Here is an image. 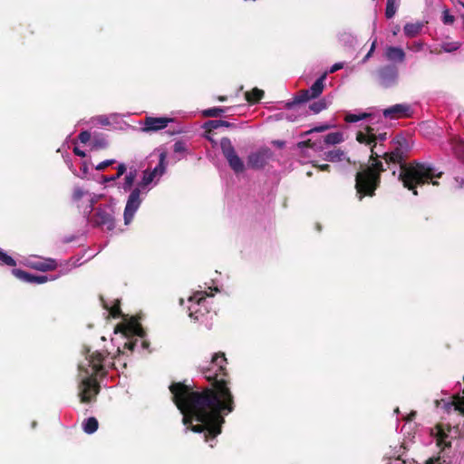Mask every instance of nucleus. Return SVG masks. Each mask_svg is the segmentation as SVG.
I'll list each match as a JSON object with an SVG mask.
<instances>
[{"label":"nucleus","mask_w":464,"mask_h":464,"mask_svg":"<svg viewBox=\"0 0 464 464\" xmlns=\"http://www.w3.org/2000/svg\"><path fill=\"white\" fill-rule=\"evenodd\" d=\"M226 364L225 353H216L210 362L200 366V372L211 383V388L194 390L190 384L181 382H174L169 387L172 401L182 414L186 430L203 434L211 448L222 431L225 416L235 410Z\"/></svg>","instance_id":"1"},{"label":"nucleus","mask_w":464,"mask_h":464,"mask_svg":"<svg viewBox=\"0 0 464 464\" xmlns=\"http://www.w3.org/2000/svg\"><path fill=\"white\" fill-rule=\"evenodd\" d=\"M409 150L410 145L407 140L401 135H397L392 141L387 165L393 176L398 175V179L403 187L417 196L419 186L430 181L435 186L439 185V182L434 181L433 179L441 178L443 172L430 163L417 161L407 163L405 159Z\"/></svg>","instance_id":"2"},{"label":"nucleus","mask_w":464,"mask_h":464,"mask_svg":"<svg viewBox=\"0 0 464 464\" xmlns=\"http://www.w3.org/2000/svg\"><path fill=\"white\" fill-rule=\"evenodd\" d=\"M84 359L78 364V396L81 402L89 403L95 400L100 392L97 378L102 379L110 369H116L114 358L107 351H95L85 347Z\"/></svg>","instance_id":"3"},{"label":"nucleus","mask_w":464,"mask_h":464,"mask_svg":"<svg viewBox=\"0 0 464 464\" xmlns=\"http://www.w3.org/2000/svg\"><path fill=\"white\" fill-rule=\"evenodd\" d=\"M367 146L371 150L372 165L356 173L355 188L359 200H362L365 196L372 197L375 194L381 181V173L385 170L382 162L379 159L382 158L387 163L388 154L390 153L385 150L382 143L375 141Z\"/></svg>","instance_id":"4"},{"label":"nucleus","mask_w":464,"mask_h":464,"mask_svg":"<svg viewBox=\"0 0 464 464\" xmlns=\"http://www.w3.org/2000/svg\"><path fill=\"white\" fill-rule=\"evenodd\" d=\"M118 332L121 333L124 340L122 348L118 346L119 353L122 354L150 353L147 334L138 321L134 319L127 321L116 328L115 334Z\"/></svg>","instance_id":"5"},{"label":"nucleus","mask_w":464,"mask_h":464,"mask_svg":"<svg viewBox=\"0 0 464 464\" xmlns=\"http://www.w3.org/2000/svg\"><path fill=\"white\" fill-rule=\"evenodd\" d=\"M115 199L110 198L104 202L95 205L93 211L84 218L95 227H105L108 231H111L115 228Z\"/></svg>","instance_id":"6"},{"label":"nucleus","mask_w":464,"mask_h":464,"mask_svg":"<svg viewBox=\"0 0 464 464\" xmlns=\"http://www.w3.org/2000/svg\"><path fill=\"white\" fill-rule=\"evenodd\" d=\"M105 196L92 192L82 187L74 186L72 193V202L76 206L79 212L85 218L93 211V208Z\"/></svg>","instance_id":"7"},{"label":"nucleus","mask_w":464,"mask_h":464,"mask_svg":"<svg viewBox=\"0 0 464 464\" xmlns=\"http://www.w3.org/2000/svg\"><path fill=\"white\" fill-rule=\"evenodd\" d=\"M377 84L383 89H392L398 85L399 69L393 63L380 66L375 72Z\"/></svg>","instance_id":"8"},{"label":"nucleus","mask_w":464,"mask_h":464,"mask_svg":"<svg viewBox=\"0 0 464 464\" xmlns=\"http://www.w3.org/2000/svg\"><path fill=\"white\" fill-rule=\"evenodd\" d=\"M220 149L228 166L235 173H241L245 170V163L237 155L229 138L224 137L220 140Z\"/></svg>","instance_id":"9"},{"label":"nucleus","mask_w":464,"mask_h":464,"mask_svg":"<svg viewBox=\"0 0 464 464\" xmlns=\"http://www.w3.org/2000/svg\"><path fill=\"white\" fill-rule=\"evenodd\" d=\"M459 437V429L458 426H450L443 423L436 426L435 439L437 440V446L441 448V450L450 448L452 440Z\"/></svg>","instance_id":"10"},{"label":"nucleus","mask_w":464,"mask_h":464,"mask_svg":"<svg viewBox=\"0 0 464 464\" xmlns=\"http://www.w3.org/2000/svg\"><path fill=\"white\" fill-rule=\"evenodd\" d=\"M204 293L205 292H197L188 298V303L189 304L188 306V316L195 322L202 321L204 315L208 313L204 304L206 301Z\"/></svg>","instance_id":"11"},{"label":"nucleus","mask_w":464,"mask_h":464,"mask_svg":"<svg viewBox=\"0 0 464 464\" xmlns=\"http://www.w3.org/2000/svg\"><path fill=\"white\" fill-rule=\"evenodd\" d=\"M142 193L144 192L140 190V188H134L130 191L123 212L125 225H129L132 221L136 212L140 208L143 200L141 198Z\"/></svg>","instance_id":"12"},{"label":"nucleus","mask_w":464,"mask_h":464,"mask_svg":"<svg viewBox=\"0 0 464 464\" xmlns=\"http://www.w3.org/2000/svg\"><path fill=\"white\" fill-rule=\"evenodd\" d=\"M272 156V150L267 147H263L247 156V166L253 169H261L265 168Z\"/></svg>","instance_id":"13"},{"label":"nucleus","mask_w":464,"mask_h":464,"mask_svg":"<svg viewBox=\"0 0 464 464\" xmlns=\"http://www.w3.org/2000/svg\"><path fill=\"white\" fill-rule=\"evenodd\" d=\"M173 119L166 116L162 117H152L147 116L142 124L141 130L143 132H156L164 130L168 127L169 122H172Z\"/></svg>","instance_id":"14"},{"label":"nucleus","mask_w":464,"mask_h":464,"mask_svg":"<svg viewBox=\"0 0 464 464\" xmlns=\"http://www.w3.org/2000/svg\"><path fill=\"white\" fill-rule=\"evenodd\" d=\"M411 114L412 108L408 103H397L382 110V115L390 120L409 118Z\"/></svg>","instance_id":"15"},{"label":"nucleus","mask_w":464,"mask_h":464,"mask_svg":"<svg viewBox=\"0 0 464 464\" xmlns=\"http://www.w3.org/2000/svg\"><path fill=\"white\" fill-rule=\"evenodd\" d=\"M356 140L358 142L365 145H372V143L375 142V140L377 143L383 144V142L387 140V133L381 132L376 134L373 131V129L366 128L365 130H360L357 132Z\"/></svg>","instance_id":"16"},{"label":"nucleus","mask_w":464,"mask_h":464,"mask_svg":"<svg viewBox=\"0 0 464 464\" xmlns=\"http://www.w3.org/2000/svg\"><path fill=\"white\" fill-rule=\"evenodd\" d=\"M448 144L455 157L464 163V140L457 136H451L449 139Z\"/></svg>","instance_id":"17"},{"label":"nucleus","mask_w":464,"mask_h":464,"mask_svg":"<svg viewBox=\"0 0 464 464\" xmlns=\"http://www.w3.org/2000/svg\"><path fill=\"white\" fill-rule=\"evenodd\" d=\"M385 58L392 63H402L405 60V52L398 46H388L384 53Z\"/></svg>","instance_id":"18"},{"label":"nucleus","mask_w":464,"mask_h":464,"mask_svg":"<svg viewBox=\"0 0 464 464\" xmlns=\"http://www.w3.org/2000/svg\"><path fill=\"white\" fill-rule=\"evenodd\" d=\"M311 99H313V98H312L309 91L306 89V90L301 91L300 93L295 95L293 99L288 100L286 102H282V103L284 104L285 108L290 110V109H293L296 105L307 102Z\"/></svg>","instance_id":"19"},{"label":"nucleus","mask_w":464,"mask_h":464,"mask_svg":"<svg viewBox=\"0 0 464 464\" xmlns=\"http://www.w3.org/2000/svg\"><path fill=\"white\" fill-rule=\"evenodd\" d=\"M167 155L165 152H161L159 157L158 164L150 169L153 175L157 178L155 181V185L158 184L160 179L166 173L167 170V162H166Z\"/></svg>","instance_id":"20"},{"label":"nucleus","mask_w":464,"mask_h":464,"mask_svg":"<svg viewBox=\"0 0 464 464\" xmlns=\"http://www.w3.org/2000/svg\"><path fill=\"white\" fill-rule=\"evenodd\" d=\"M326 77L327 72H324L319 78L315 80L312 86L307 89L312 98L315 99L321 95L324 88V81L326 80Z\"/></svg>","instance_id":"21"},{"label":"nucleus","mask_w":464,"mask_h":464,"mask_svg":"<svg viewBox=\"0 0 464 464\" xmlns=\"http://www.w3.org/2000/svg\"><path fill=\"white\" fill-rule=\"evenodd\" d=\"M157 178L153 175L150 169H146L142 172V178L138 183L136 188H140V190L147 194L150 188H148Z\"/></svg>","instance_id":"22"},{"label":"nucleus","mask_w":464,"mask_h":464,"mask_svg":"<svg viewBox=\"0 0 464 464\" xmlns=\"http://www.w3.org/2000/svg\"><path fill=\"white\" fill-rule=\"evenodd\" d=\"M373 117H374V113L372 111H370V112L358 111V112H347L345 114L344 119L349 123H355L357 121L366 120V119L372 120Z\"/></svg>","instance_id":"23"},{"label":"nucleus","mask_w":464,"mask_h":464,"mask_svg":"<svg viewBox=\"0 0 464 464\" xmlns=\"http://www.w3.org/2000/svg\"><path fill=\"white\" fill-rule=\"evenodd\" d=\"M421 23H407L403 27L404 34L407 37H416L422 30Z\"/></svg>","instance_id":"24"},{"label":"nucleus","mask_w":464,"mask_h":464,"mask_svg":"<svg viewBox=\"0 0 464 464\" xmlns=\"http://www.w3.org/2000/svg\"><path fill=\"white\" fill-rule=\"evenodd\" d=\"M117 171L116 173L114 174V176H102V179L101 181L102 184L105 185L109 182H111V181H116L117 179H119L123 174L126 173L127 171V167L124 163H120L117 168H116Z\"/></svg>","instance_id":"25"},{"label":"nucleus","mask_w":464,"mask_h":464,"mask_svg":"<svg viewBox=\"0 0 464 464\" xmlns=\"http://www.w3.org/2000/svg\"><path fill=\"white\" fill-rule=\"evenodd\" d=\"M136 177H137V170L135 169H130L125 175L124 181L120 188L121 189H123L125 192L130 191V190L131 191L132 190L131 188L135 182Z\"/></svg>","instance_id":"26"},{"label":"nucleus","mask_w":464,"mask_h":464,"mask_svg":"<svg viewBox=\"0 0 464 464\" xmlns=\"http://www.w3.org/2000/svg\"><path fill=\"white\" fill-rule=\"evenodd\" d=\"M82 427L85 433L92 434L98 430L99 423L95 417H89L82 421Z\"/></svg>","instance_id":"27"},{"label":"nucleus","mask_w":464,"mask_h":464,"mask_svg":"<svg viewBox=\"0 0 464 464\" xmlns=\"http://www.w3.org/2000/svg\"><path fill=\"white\" fill-rule=\"evenodd\" d=\"M264 94L263 90L255 87L250 92H245V98L249 103H256L263 98Z\"/></svg>","instance_id":"28"},{"label":"nucleus","mask_w":464,"mask_h":464,"mask_svg":"<svg viewBox=\"0 0 464 464\" xmlns=\"http://www.w3.org/2000/svg\"><path fill=\"white\" fill-rule=\"evenodd\" d=\"M232 126H234L233 123L223 120H209L204 123V129H206V130H217L220 127L229 128Z\"/></svg>","instance_id":"29"},{"label":"nucleus","mask_w":464,"mask_h":464,"mask_svg":"<svg viewBox=\"0 0 464 464\" xmlns=\"http://www.w3.org/2000/svg\"><path fill=\"white\" fill-rule=\"evenodd\" d=\"M92 148L94 150L105 149L108 147V141L104 135H94L91 140Z\"/></svg>","instance_id":"30"},{"label":"nucleus","mask_w":464,"mask_h":464,"mask_svg":"<svg viewBox=\"0 0 464 464\" xmlns=\"http://www.w3.org/2000/svg\"><path fill=\"white\" fill-rule=\"evenodd\" d=\"M324 140L327 145L339 144L343 140V135L340 131L330 132L324 136Z\"/></svg>","instance_id":"31"},{"label":"nucleus","mask_w":464,"mask_h":464,"mask_svg":"<svg viewBox=\"0 0 464 464\" xmlns=\"http://www.w3.org/2000/svg\"><path fill=\"white\" fill-rule=\"evenodd\" d=\"M12 274L19 280L31 284L33 273L27 272L20 268H13Z\"/></svg>","instance_id":"32"},{"label":"nucleus","mask_w":464,"mask_h":464,"mask_svg":"<svg viewBox=\"0 0 464 464\" xmlns=\"http://www.w3.org/2000/svg\"><path fill=\"white\" fill-rule=\"evenodd\" d=\"M344 159V153L341 150H333L325 152V160L331 162H338Z\"/></svg>","instance_id":"33"},{"label":"nucleus","mask_w":464,"mask_h":464,"mask_svg":"<svg viewBox=\"0 0 464 464\" xmlns=\"http://www.w3.org/2000/svg\"><path fill=\"white\" fill-rule=\"evenodd\" d=\"M56 266V261L52 258L46 259L44 262H39L35 265V268L43 272L53 270Z\"/></svg>","instance_id":"34"},{"label":"nucleus","mask_w":464,"mask_h":464,"mask_svg":"<svg viewBox=\"0 0 464 464\" xmlns=\"http://www.w3.org/2000/svg\"><path fill=\"white\" fill-rule=\"evenodd\" d=\"M226 111L223 107H212L202 111L204 117L216 118L222 115Z\"/></svg>","instance_id":"35"},{"label":"nucleus","mask_w":464,"mask_h":464,"mask_svg":"<svg viewBox=\"0 0 464 464\" xmlns=\"http://www.w3.org/2000/svg\"><path fill=\"white\" fill-rule=\"evenodd\" d=\"M327 107H328V103L325 101V99H321V100L315 101L313 103H311L309 106L310 110L314 114L321 112L322 111L325 110Z\"/></svg>","instance_id":"36"},{"label":"nucleus","mask_w":464,"mask_h":464,"mask_svg":"<svg viewBox=\"0 0 464 464\" xmlns=\"http://www.w3.org/2000/svg\"><path fill=\"white\" fill-rule=\"evenodd\" d=\"M397 2L398 0H387L386 8H385V16L388 19H391L394 16L397 11Z\"/></svg>","instance_id":"37"},{"label":"nucleus","mask_w":464,"mask_h":464,"mask_svg":"<svg viewBox=\"0 0 464 464\" xmlns=\"http://www.w3.org/2000/svg\"><path fill=\"white\" fill-rule=\"evenodd\" d=\"M103 306L109 312V314L113 318L121 317L122 314L118 302H115V304L111 306H109L106 303H103Z\"/></svg>","instance_id":"38"},{"label":"nucleus","mask_w":464,"mask_h":464,"mask_svg":"<svg viewBox=\"0 0 464 464\" xmlns=\"http://www.w3.org/2000/svg\"><path fill=\"white\" fill-rule=\"evenodd\" d=\"M0 262L3 265L12 266V267L16 266V261L14 260V258H13L11 256H9L2 248H0Z\"/></svg>","instance_id":"39"},{"label":"nucleus","mask_w":464,"mask_h":464,"mask_svg":"<svg viewBox=\"0 0 464 464\" xmlns=\"http://www.w3.org/2000/svg\"><path fill=\"white\" fill-rule=\"evenodd\" d=\"M69 169L72 170V172L79 177L82 179H84L87 178V175L89 173V166L87 161H82L81 166V174H77L75 169H72V163L67 162Z\"/></svg>","instance_id":"40"},{"label":"nucleus","mask_w":464,"mask_h":464,"mask_svg":"<svg viewBox=\"0 0 464 464\" xmlns=\"http://www.w3.org/2000/svg\"><path fill=\"white\" fill-rule=\"evenodd\" d=\"M459 48V44L458 42H445L441 44V49L445 53H452L457 51Z\"/></svg>","instance_id":"41"},{"label":"nucleus","mask_w":464,"mask_h":464,"mask_svg":"<svg viewBox=\"0 0 464 464\" xmlns=\"http://www.w3.org/2000/svg\"><path fill=\"white\" fill-rule=\"evenodd\" d=\"M455 18L452 14H450L448 9H444L441 15V21L444 24L450 25L452 24Z\"/></svg>","instance_id":"42"},{"label":"nucleus","mask_w":464,"mask_h":464,"mask_svg":"<svg viewBox=\"0 0 464 464\" xmlns=\"http://www.w3.org/2000/svg\"><path fill=\"white\" fill-rule=\"evenodd\" d=\"M173 151L175 153H185L187 151V145L183 140H177L173 144Z\"/></svg>","instance_id":"43"},{"label":"nucleus","mask_w":464,"mask_h":464,"mask_svg":"<svg viewBox=\"0 0 464 464\" xmlns=\"http://www.w3.org/2000/svg\"><path fill=\"white\" fill-rule=\"evenodd\" d=\"M93 123H97L102 126H108L111 124L109 117L106 115H99L92 119Z\"/></svg>","instance_id":"44"},{"label":"nucleus","mask_w":464,"mask_h":464,"mask_svg":"<svg viewBox=\"0 0 464 464\" xmlns=\"http://www.w3.org/2000/svg\"><path fill=\"white\" fill-rule=\"evenodd\" d=\"M47 281L48 277L46 276L33 273L31 284L41 285L46 283Z\"/></svg>","instance_id":"45"},{"label":"nucleus","mask_w":464,"mask_h":464,"mask_svg":"<svg viewBox=\"0 0 464 464\" xmlns=\"http://www.w3.org/2000/svg\"><path fill=\"white\" fill-rule=\"evenodd\" d=\"M116 160L114 159L105 160L95 166V169L99 171L104 170L107 167L114 164Z\"/></svg>","instance_id":"46"},{"label":"nucleus","mask_w":464,"mask_h":464,"mask_svg":"<svg viewBox=\"0 0 464 464\" xmlns=\"http://www.w3.org/2000/svg\"><path fill=\"white\" fill-rule=\"evenodd\" d=\"M78 139L79 140L82 142V143H87L89 140H91V133L88 131V130H82L80 132L79 136H78Z\"/></svg>","instance_id":"47"},{"label":"nucleus","mask_w":464,"mask_h":464,"mask_svg":"<svg viewBox=\"0 0 464 464\" xmlns=\"http://www.w3.org/2000/svg\"><path fill=\"white\" fill-rule=\"evenodd\" d=\"M343 66L344 63L343 62L335 63L329 68V70L326 72L327 74L336 72L337 71L343 69Z\"/></svg>","instance_id":"48"},{"label":"nucleus","mask_w":464,"mask_h":464,"mask_svg":"<svg viewBox=\"0 0 464 464\" xmlns=\"http://www.w3.org/2000/svg\"><path fill=\"white\" fill-rule=\"evenodd\" d=\"M340 40L351 44L353 41V36L349 33H343L340 34Z\"/></svg>","instance_id":"49"},{"label":"nucleus","mask_w":464,"mask_h":464,"mask_svg":"<svg viewBox=\"0 0 464 464\" xmlns=\"http://www.w3.org/2000/svg\"><path fill=\"white\" fill-rule=\"evenodd\" d=\"M375 46H376V41L372 42L370 50L368 51L366 55L362 60V63H365L371 58V56L372 55V53L375 50Z\"/></svg>","instance_id":"50"},{"label":"nucleus","mask_w":464,"mask_h":464,"mask_svg":"<svg viewBox=\"0 0 464 464\" xmlns=\"http://www.w3.org/2000/svg\"><path fill=\"white\" fill-rule=\"evenodd\" d=\"M410 49L419 52L423 48V43L422 42H414L412 43L411 46H409Z\"/></svg>","instance_id":"51"},{"label":"nucleus","mask_w":464,"mask_h":464,"mask_svg":"<svg viewBox=\"0 0 464 464\" xmlns=\"http://www.w3.org/2000/svg\"><path fill=\"white\" fill-rule=\"evenodd\" d=\"M425 464H442L440 457L430 458Z\"/></svg>","instance_id":"52"},{"label":"nucleus","mask_w":464,"mask_h":464,"mask_svg":"<svg viewBox=\"0 0 464 464\" xmlns=\"http://www.w3.org/2000/svg\"><path fill=\"white\" fill-rule=\"evenodd\" d=\"M328 128H329L328 125L322 124V125L314 127L313 130H311V131L323 132V131L326 130Z\"/></svg>","instance_id":"53"},{"label":"nucleus","mask_w":464,"mask_h":464,"mask_svg":"<svg viewBox=\"0 0 464 464\" xmlns=\"http://www.w3.org/2000/svg\"><path fill=\"white\" fill-rule=\"evenodd\" d=\"M73 152L75 155L81 157V158H84L86 156V153L84 150H81L80 148H78L77 146H75L73 148Z\"/></svg>","instance_id":"54"},{"label":"nucleus","mask_w":464,"mask_h":464,"mask_svg":"<svg viewBox=\"0 0 464 464\" xmlns=\"http://www.w3.org/2000/svg\"><path fill=\"white\" fill-rule=\"evenodd\" d=\"M285 113L284 112H278L273 116H270V119H273L275 121H281V120H284L285 119Z\"/></svg>","instance_id":"55"},{"label":"nucleus","mask_w":464,"mask_h":464,"mask_svg":"<svg viewBox=\"0 0 464 464\" xmlns=\"http://www.w3.org/2000/svg\"><path fill=\"white\" fill-rule=\"evenodd\" d=\"M455 182L457 183L458 188H462L464 187V179L463 178L456 177Z\"/></svg>","instance_id":"56"},{"label":"nucleus","mask_w":464,"mask_h":464,"mask_svg":"<svg viewBox=\"0 0 464 464\" xmlns=\"http://www.w3.org/2000/svg\"><path fill=\"white\" fill-rule=\"evenodd\" d=\"M272 143L276 146L277 148H284L285 145V142L284 140H273Z\"/></svg>","instance_id":"57"},{"label":"nucleus","mask_w":464,"mask_h":464,"mask_svg":"<svg viewBox=\"0 0 464 464\" xmlns=\"http://www.w3.org/2000/svg\"><path fill=\"white\" fill-rule=\"evenodd\" d=\"M320 169H321L322 170L328 171V170H329V169H330V165H328V164H324V165H322V166L320 167Z\"/></svg>","instance_id":"58"},{"label":"nucleus","mask_w":464,"mask_h":464,"mask_svg":"<svg viewBox=\"0 0 464 464\" xmlns=\"http://www.w3.org/2000/svg\"><path fill=\"white\" fill-rule=\"evenodd\" d=\"M285 120H287V121H294V119L292 118V116H290V115H288V114H285Z\"/></svg>","instance_id":"59"},{"label":"nucleus","mask_w":464,"mask_h":464,"mask_svg":"<svg viewBox=\"0 0 464 464\" xmlns=\"http://www.w3.org/2000/svg\"><path fill=\"white\" fill-rule=\"evenodd\" d=\"M218 101L219 102H226L227 101V97L226 96H219L218 97Z\"/></svg>","instance_id":"60"},{"label":"nucleus","mask_w":464,"mask_h":464,"mask_svg":"<svg viewBox=\"0 0 464 464\" xmlns=\"http://www.w3.org/2000/svg\"><path fill=\"white\" fill-rule=\"evenodd\" d=\"M118 116H119V115H118L117 113H112V114H111V115H110V118L114 119V118H116V117H118Z\"/></svg>","instance_id":"61"},{"label":"nucleus","mask_w":464,"mask_h":464,"mask_svg":"<svg viewBox=\"0 0 464 464\" xmlns=\"http://www.w3.org/2000/svg\"><path fill=\"white\" fill-rule=\"evenodd\" d=\"M179 303H180V304H181V305H183V304H184V299H183V298H180V299H179Z\"/></svg>","instance_id":"62"},{"label":"nucleus","mask_w":464,"mask_h":464,"mask_svg":"<svg viewBox=\"0 0 464 464\" xmlns=\"http://www.w3.org/2000/svg\"><path fill=\"white\" fill-rule=\"evenodd\" d=\"M35 426H36V421H33L32 422V428H35Z\"/></svg>","instance_id":"63"},{"label":"nucleus","mask_w":464,"mask_h":464,"mask_svg":"<svg viewBox=\"0 0 464 464\" xmlns=\"http://www.w3.org/2000/svg\"><path fill=\"white\" fill-rule=\"evenodd\" d=\"M461 19H462V21H463V24H464V15H463V16H461Z\"/></svg>","instance_id":"64"}]
</instances>
